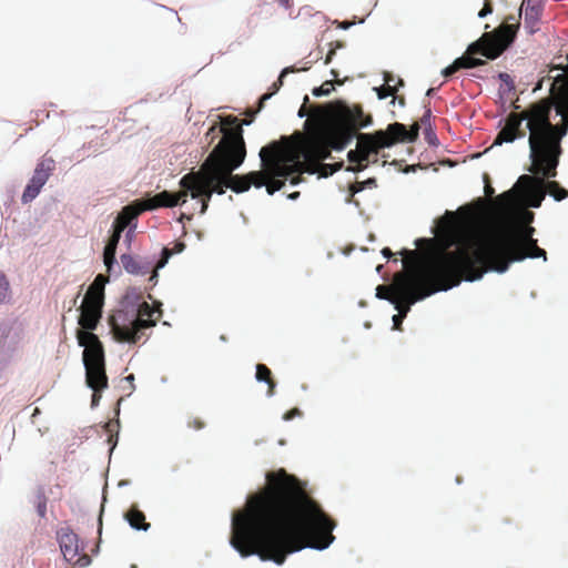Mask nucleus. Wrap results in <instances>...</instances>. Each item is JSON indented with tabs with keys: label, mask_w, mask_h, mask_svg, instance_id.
<instances>
[{
	"label": "nucleus",
	"mask_w": 568,
	"mask_h": 568,
	"mask_svg": "<svg viewBox=\"0 0 568 568\" xmlns=\"http://www.w3.org/2000/svg\"><path fill=\"white\" fill-rule=\"evenodd\" d=\"M125 518L130 526L134 529L148 530L150 527V524L145 521L144 514L135 506L129 509V511L125 514Z\"/></svg>",
	"instance_id": "nucleus-24"
},
{
	"label": "nucleus",
	"mask_w": 568,
	"mask_h": 568,
	"mask_svg": "<svg viewBox=\"0 0 568 568\" xmlns=\"http://www.w3.org/2000/svg\"><path fill=\"white\" fill-rule=\"evenodd\" d=\"M446 216L448 219L440 222L446 248L456 245L454 251L466 271V281L479 280L487 271L504 273L511 262L527 257L546 260V251L532 239V226L508 224L470 243L462 235L454 214L447 212Z\"/></svg>",
	"instance_id": "nucleus-4"
},
{
	"label": "nucleus",
	"mask_w": 568,
	"mask_h": 568,
	"mask_svg": "<svg viewBox=\"0 0 568 568\" xmlns=\"http://www.w3.org/2000/svg\"><path fill=\"white\" fill-rule=\"evenodd\" d=\"M537 110V102L530 104L524 111L510 112L506 118L505 126L499 131L495 139V144H501L504 142H514L518 138H524L526 131L521 128L524 121L527 122L526 126L529 130V136H532L531 119L534 112Z\"/></svg>",
	"instance_id": "nucleus-12"
},
{
	"label": "nucleus",
	"mask_w": 568,
	"mask_h": 568,
	"mask_svg": "<svg viewBox=\"0 0 568 568\" xmlns=\"http://www.w3.org/2000/svg\"><path fill=\"white\" fill-rule=\"evenodd\" d=\"M554 106L551 99H542L537 102V110L531 119L532 136L528 138L532 174L555 178L561 152L560 142L567 134L566 122L552 124L550 112Z\"/></svg>",
	"instance_id": "nucleus-6"
},
{
	"label": "nucleus",
	"mask_w": 568,
	"mask_h": 568,
	"mask_svg": "<svg viewBox=\"0 0 568 568\" xmlns=\"http://www.w3.org/2000/svg\"><path fill=\"white\" fill-rule=\"evenodd\" d=\"M434 93H435V89L430 88L427 90L426 95L430 97V95H434Z\"/></svg>",
	"instance_id": "nucleus-57"
},
{
	"label": "nucleus",
	"mask_w": 568,
	"mask_h": 568,
	"mask_svg": "<svg viewBox=\"0 0 568 568\" xmlns=\"http://www.w3.org/2000/svg\"><path fill=\"white\" fill-rule=\"evenodd\" d=\"M9 291V283L4 275L0 274V303L4 301Z\"/></svg>",
	"instance_id": "nucleus-33"
},
{
	"label": "nucleus",
	"mask_w": 568,
	"mask_h": 568,
	"mask_svg": "<svg viewBox=\"0 0 568 568\" xmlns=\"http://www.w3.org/2000/svg\"><path fill=\"white\" fill-rule=\"evenodd\" d=\"M433 138L436 139V136H435V134L433 132L427 133V139H428L429 143H434L433 142Z\"/></svg>",
	"instance_id": "nucleus-55"
},
{
	"label": "nucleus",
	"mask_w": 568,
	"mask_h": 568,
	"mask_svg": "<svg viewBox=\"0 0 568 568\" xmlns=\"http://www.w3.org/2000/svg\"><path fill=\"white\" fill-rule=\"evenodd\" d=\"M393 80H394L393 75L390 73L386 72L384 75V81L386 83L385 85H390V82H393Z\"/></svg>",
	"instance_id": "nucleus-48"
},
{
	"label": "nucleus",
	"mask_w": 568,
	"mask_h": 568,
	"mask_svg": "<svg viewBox=\"0 0 568 568\" xmlns=\"http://www.w3.org/2000/svg\"><path fill=\"white\" fill-rule=\"evenodd\" d=\"M265 479V486L232 516V547L242 557L257 555L277 565L306 547L327 548L334 540L335 523L305 484L284 468L266 473Z\"/></svg>",
	"instance_id": "nucleus-1"
},
{
	"label": "nucleus",
	"mask_w": 568,
	"mask_h": 568,
	"mask_svg": "<svg viewBox=\"0 0 568 568\" xmlns=\"http://www.w3.org/2000/svg\"><path fill=\"white\" fill-rule=\"evenodd\" d=\"M305 115L308 116L304 124L306 133L295 132L273 142L303 152L298 159L302 164L298 172L287 176L293 185L302 181L303 173L314 174L318 161L328 159L332 149H344L358 129L373 122L371 115L364 114L361 105L348 106L342 101L312 106L310 110L304 103L298 110V116Z\"/></svg>",
	"instance_id": "nucleus-3"
},
{
	"label": "nucleus",
	"mask_w": 568,
	"mask_h": 568,
	"mask_svg": "<svg viewBox=\"0 0 568 568\" xmlns=\"http://www.w3.org/2000/svg\"><path fill=\"white\" fill-rule=\"evenodd\" d=\"M82 303L103 307V303H104L103 283L93 282L89 286Z\"/></svg>",
	"instance_id": "nucleus-22"
},
{
	"label": "nucleus",
	"mask_w": 568,
	"mask_h": 568,
	"mask_svg": "<svg viewBox=\"0 0 568 568\" xmlns=\"http://www.w3.org/2000/svg\"><path fill=\"white\" fill-rule=\"evenodd\" d=\"M420 124L414 122L409 130L403 123L395 122L387 126L385 131L378 130L374 133H358L357 148L348 152V161L356 163L352 170L363 171L367 168L371 155H377L379 150L389 148L397 142H414L419 135Z\"/></svg>",
	"instance_id": "nucleus-8"
},
{
	"label": "nucleus",
	"mask_w": 568,
	"mask_h": 568,
	"mask_svg": "<svg viewBox=\"0 0 568 568\" xmlns=\"http://www.w3.org/2000/svg\"><path fill=\"white\" fill-rule=\"evenodd\" d=\"M430 118H432V110L429 108L426 109L424 115L420 118L419 124L428 125L430 126Z\"/></svg>",
	"instance_id": "nucleus-40"
},
{
	"label": "nucleus",
	"mask_w": 568,
	"mask_h": 568,
	"mask_svg": "<svg viewBox=\"0 0 568 568\" xmlns=\"http://www.w3.org/2000/svg\"><path fill=\"white\" fill-rule=\"evenodd\" d=\"M541 176H530V175H521L516 186L519 189L523 200L526 202L528 206L539 207L545 199V178Z\"/></svg>",
	"instance_id": "nucleus-14"
},
{
	"label": "nucleus",
	"mask_w": 568,
	"mask_h": 568,
	"mask_svg": "<svg viewBox=\"0 0 568 568\" xmlns=\"http://www.w3.org/2000/svg\"><path fill=\"white\" fill-rule=\"evenodd\" d=\"M519 20L508 16L505 23L500 24L493 32H485L477 41L468 45L464 55L457 58L449 67L443 70V75L448 78L460 69H470L485 64V61L475 58L476 54L487 59H497L514 42Z\"/></svg>",
	"instance_id": "nucleus-7"
},
{
	"label": "nucleus",
	"mask_w": 568,
	"mask_h": 568,
	"mask_svg": "<svg viewBox=\"0 0 568 568\" xmlns=\"http://www.w3.org/2000/svg\"><path fill=\"white\" fill-rule=\"evenodd\" d=\"M54 169L55 162L51 158H43L37 164L33 175L22 193L21 201L23 203H29L39 195Z\"/></svg>",
	"instance_id": "nucleus-13"
},
{
	"label": "nucleus",
	"mask_w": 568,
	"mask_h": 568,
	"mask_svg": "<svg viewBox=\"0 0 568 568\" xmlns=\"http://www.w3.org/2000/svg\"><path fill=\"white\" fill-rule=\"evenodd\" d=\"M321 161L322 160L318 161V163L316 165V170H315L314 173L317 172L318 168H321V170H322L321 173L324 176H327L328 174H333L335 172L336 169L333 165H331V164H321Z\"/></svg>",
	"instance_id": "nucleus-37"
},
{
	"label": "nucleus",
	"mask_w": 568,
	"mask_h": 568,
	"mask_svg": "<svg viewBox=\"0 0 568 568\" xmlns=\"http://www.w3.org/2000/svg\"><path fill=\"white\" fill-rule=\"evenodd\" d=\"M156 312L149 303L143 302L132 320H129L124 312L110 316L109 324L114 339L120 343H139L145 336V331L155 326L156 320L153 315Z\"/></svg>",
	"instance_id": "nucleus-10"
},
{
	"label": "nucleus",
	"mask_w": 568,
	"mask_h": 568,
	"mask_svg": "<svg viewBox=\"0 0 568 568\" xmlns=\"http://www.w3.org/2000/svg\"><path fill=\"white\" fill-rule=\"evenodd\" d=\"M295 70L293 68H285L282 70L277 81H275L273 84H272V91L268 92V93H264L261 98H260V104H258V110H261L265 103V101H267L274 93H276L280 88L283 85V79L284 77L290 73V72H294Z\"/></svg>",
	"instance_id": "nucleus-27"
},
{
	"label": "nucleus",
	"mask_w": 568,
	"mask_h": 568,
	"mask_svg": "<svg viewBox=\"0 0 568 568\" xmlns=\"http://www.w3.org/2000/svg\"><path fill=\"white\" fill-rule=\"evenodd\" d=\"M116 247L114 245L106 244L103 252V262L108 268V271L111 270L112 265L115 262V252Z\"/></svg>",
	"instance_id": "nucleus-29"
},
{
	"label": "nucleus",
	"mask_w": 568,
	"mask_h": 568,
	"mask_svg": "<svg viewBox=\"0 0 568 568\" xmlns=\"http://www.w3.org/2000/svg\"><path fill=\"white\" fill-rule=\"evenodd\" d=\"M404 255V266L407 268L406 272H399L394 275L393 283L390 285H378L376 288V296L382 300H387L390 303L395 302L396 294H407L409 288L407 285V280L410 276V267L409 263L412 260L409 256L404 254V251L402 252Z\"/></svg>",
	"instance_id": "nucleus-15"
},
{
	"label": "nucleus",
	"mask_w": 568,
	"mask_h": 568,
	"mask_svg": "<svg viewBox=\"0 0 568 568\" xmlns=\"http://www.w3.org/2000/svg\"><path fill=\"white\" fill-rule=\"evenodd\" d=\"M125 379L131 383V389H134V385H133L134 375L130 374L129 376L125 377Z\"/></svg>",
	"instance_id": "nucleus-52"
},
{
	"label": "nucleus",
	"mask_w": 568,
	"mask_h": 568,
	"mask_svg": "<svg viewBox=\"0 0 568 568\" xmlns=\"http://www.w3.org/2000/svg\"><path fill=\"white\" fill-rule=\"evenodd\" d=\"M443 251L434 257L427 260L424 264L418 263L419 253L417 251L404 250V254L412 260L410 276L407 280L408 293L396 294L394 298L395 308L400 311L410 310V306L419 300H423L436 292L447 291L466 281V271L459 261L455 251L446 248V240L440 233Z\"/></svg>",
	"instance_id": "nucleus-5"
},
{
	"label": "nucleus",
	"mask_w": 568,
	"mask_h": 568,
	"mask_svg": "<svg viewBox=\"0 0 568 568\" xmlns=\"http://www.w3.org/2000/svg\"><path fill=\"white\" fill-rule=\"evenodd\" d=\"M351 26H352V22H347V21H345V22H343V23L341 24V27H342L343 29H347V28H349Z\"/></svg>",
	"instance_id": "nucleus-56"
},
{
	"label": "nucleus",
	"mask_w": 568,
	"mask_h": 568,
	"mask_svg": "<svg viewBox=\"0 0 568 568\" xmlns=\"http://www.w3.org/2000/svg\"><path fill=\"white\" fill-rule=\"evenodd\" d=\"M378 95V99H386L388 97H395L397 89L393 85H382L375 89Z\"/></svg>",
	"instance_id": "nucleus-31"
},
{
	"label": "nucleus",
	"mask_w": 568,
	"mask_h": 568,
	"mask_svg": "<svg viewBox=\"0 0 568 568\" xmlns=\"http://www.w3.org/2000/svg\"><path fill=\"white\" fill-rule=\"evenodd\" d=\"M298 195H300V193H298V192H294V193L290 194V195H288V197H290V199H292V200H294V199H296Z\"/></svg>",
	"instance_id": "nucleus-58"
},
{
	"label": "nucleus",
	"mask_w": 568,
	"mask_h": 568,
	"mask_svg": "<svg viewBox=\"0 0 568 568\" xmlns=\"http://www.w3.org/2000/svg\"><path fill=\"white\" fill-rule=\"evenodd\" d=\"M122 232L123 231H120L119 229L113 227V232H112L111 236L109 237V241L106 244L118 246Z\"/></svg>",
	"instance_id": "nucleus-38"
},
{
	"label": "nucleus",
	"mask_w": 568,
	"mask_h": 568,
	"mask_svg": "<svg viewBox=\"0 0 568 568\" xmlns=\"http://www.w3.org/2000/svg\"><path fill=\"white\" fill-rule=\"evenodd\" d=\"M382 254H383L385 257H387V258H389V257H392V256H393V252L390 251V248H389V247H384V248L382 250Z\"/></svg>",
	"instance_id": "nucleus-49"
},
{
	"label": "nucleus",
	"mask_w": 568,
	"mask_h": 568,
	"mask_svg": "<svg viewBox=\"0 0 568 568\" xmlns=\"http://www.w3.org/2000/svg\"><path fill=\"white\" fill-rule=\"evenodd\" d=\"M432 241H433V240L419 239V240H417V241H416V244H417V245H420L422 243H427V244H428V243H430Z\"/></svg>",
	"instance_id": "nucleus-53"
},
{
	"label": "nucleus",
	"mask_w": 568,
	"mask_h": 568,
	"mask_svg": "<svg viewBox=\"0 0 568 568\" xmlns=\"http://www.w3.org/2000/svg\"><path fill=\"white\" fill-rule=\"evenodd\" d=\"M398 84H399V85H403V84H404V82H403V80H402V79H399V80H398Z\"/></svg>",
	"instance_id": "nucleus-60"
},
{
	"label": "nucleus",
	"mask_w": 568,
	"mask_h": 568,
	"mask_svg": "<svg viewBox=\"0 0 568 568\" xmlns=\"http://www.w3.org/2000/svg\"><path fill=\"white\" fill-rule=\"evenodd\" d=\"M158 270H159V268L156 267V265L154 266V268H153V267L151 268V271H150V272H151V276H150V278H149L151 282H156V278H158Z\"/></svg>",
	"instance_id": "nucleus-46"
},
{
	"label": "nucleus",
	"mask_w": 568,
	"mask_h": 568,
	"mask_svg": "<svg viewBox=\"0 0 568 568\" xmlns=\"http://www.w3.org/2000/svg\"><path fill=\"white\" fill-rule=\"evenodd\" d=\"M534 220V213L528 211V210H524L521 212V222L523 224H529L531 223Z\"/></svg>",
	"instance_id": "nucleus-41"
},
{
	"label": "nucleus",
	"mask_w": 568,
	"mask_h": 568,
	"mask_svg": "<svg viewBox=\"0 0 568 568\" xmlns=\"http://www.w3.org/2000/svg\"><path fill=\"white\" fill-rule=\"evenodd\" d=\"M185 244L183 242H175L172 248L163 247L161 258L156 262V267L162 268L168 263L173 254L183 252Z\"/></svg>",
	"instance_id": "nucleus-28"
},
{
	"label": "nucleus",
	"mask_w": 568,
	"mask_h": 568,
	"mask_svg": "<svg viewBox=\"0 0 568 568\" xmlns=\"http://www.w3.org/2000/svg\"><path fill=\"white\" fill-rule=\"evenodd\" d=\"M59 542L61 552L64 559L80 567H85L90 564L91 558L87 555H79V537L70 529H62L59 534Z\"/></svg>",
	"instance_id": "nucleus-16"
},
{
	"label": "nucleus",
	"mask_w": 568,
	"mask_h": 568,
	"mask_svg": "<svg viewBox=\"0 0 568 568\" xmlns=\"http://www.w3.org/2000/svg\"><path fill=\"white\" fill-rule=\"evenodd\" d=\"M142 210L154 211L160 207H174L185 203V192L181 187L178 192L162 191L151 197L140 200Z\"/></svg>",
	"instance_id": "nucleus-17"
},
{
	"label": "nucleus",
	"mask_w": 568,
	"mask_h": 568,
	"mask_svg": "<svg viewBox=\"0 0 568 568\" xmlns=\"http://www.w3.org/2000/svg\"><path fill=\"white\" fill-rule=\"evenodd\" d=\"M187 426L195 430H200L204 428L205 423L199 416H191L187 419Z\"/></svg>",
	"instance_id": "nucleus-32"
},
{
	"label": "nucleus",
	"mask_w": 568,
	"mask_h": 568,
	"mask_svg": "<svg viewBox=\"0 0 568 568\" xmlns=\"http://www.w3.org/2000/svg\"><path fill=\"white\" fill-rule=\"evenodd\" d=\"M398 103L405 105V99L403 97L398 98Z\"/></svg>",
	"instance_id": "nucleus-59"
},
{
	"label": "nucleus",
	"mask_w": 568,
	"mask_h": 568,
	"mask_svg": "<svg viewBox=\"0 0 568 568\" xmlns=\"http://www.w3.org/2000/svg\"><path fill=\"white\" fill-rule=\"evenodd\" d=\"M105 430L110 434L109 443L112 442L113 433L118 434L119 420H110L104 425Z\"/></svg>",
	"instance_id": "nucleus-36"
},
{
	"label": "nucleus",
	"mask_w": 568,
	"mask_h": 568,
	"mask_svg": "<svg viewBox=\"0 0 568 568\" xmlns=\"http://www.w3.org/2000/svg\"><path fill=\"white\" fill-rule=\"evenodd\" d=\"M291 146L281 143H270L260 151L261 166L258 171L246 174H234L246 158V145L240 131L229 134L221 143H217L204 160L203 171L210 182L211 191L222 195L226 189L235 193L247 192L251 186L266 187V192L273 195L280 191L285 181L294 172H298L300 155Z\"/></svg>",
	"instance_id": "nucleus-2"
},
{
	"label": "nucleus",
	"mask_w": 568,
	"mask_h": 568,
	"mask_svg": "<svg viewBox=\"0 0 568 568\" xmlns=\"http://www.w3.org/2000/svg\"><path fill=\"white\" fill-rule=\"evenodd\" d=\"M334 90L333 81H325L321 87L313 90L315 97L328 95Z\"/></svg>",
	"instance_id": "nucleus-30"
},
{
	"label": "nucleus",
	"mask_w": 568,
	"mask_h": 568,
	"mask_svg": "<svg viewBox=\"0 0 568 568\" xmlns=\"http://www.w3.org/2000/svg\"><path fill=\"white\" fill-rule=\"evenodd\" d=\"M301 415V410L298 408H293L291 409L290 412H287L285 415H284V419L285 420H290L292 419L293 417L295 416H298Z\"/></svg>",
	"instance_id": "nucleus-44"
},
{
	"label": "nucleus",
	"mask_w": 568,
	"mask_h": 568,
	"mask_svg": "<svg viewBox=\"0 0 568 568\" xmlns=\"http://www.w3.org/2000/svg\"><path fill=\"white\" fill-rule=\"evenodd\" d=\"M523 10L526 21H537L541 12L540 0H524L519 10V17L521 16Z\"/></svg>",
	"instance_id": "nucleus-23"
},
{
	"label": "nucleus",
	"mask_w": 568,
	"mask_h": 568,
	"mask_svg": "<svg viewBox=\"0 0 568 568\" xmlns=\"http://www.w3.org/2000/svg\"><path fill=\"white\" fill-rule=\"evenodd\" d=\"M280 3L285 7V8H288L290 7V0H278Z\"/></svg>",
	"instance_id": "nucleus-54"
},
{
	"label": "nucleus",
	"mask_w": 568,
	"mask_h": 568,
	"mask_svg": "<svg viewBox=\"0 0 568 568\" xmlns=\"http://www.w3.org/2000/svg\"><path fill=\"white\" fill-rule=\"evenodd\" d=\"M256 379L258 382H265L268 386L267 394L268 396H273L275 393V381L272 378L271 369L264 364L256 365Z\"/></svg>",
	"instance_id": "nucleus-25"
},
{
	"label": "nucleus",
	"mask_w": 568,
	"mask_h": 568,
	"mask_svg": "<svg viewBox=\"0 0 568 568\" xmlns=\"http://www.w3.org/2000/svg\"><path fill=\"white\" fill-rule=\"evenodd\" d=\"M101 392H94L93 390V394H92V398H91V406L92 407H95L99 405L100 403V399H101Z\"/></svg>",
	"instance_id": "nucleus-45"
},
{
	"label": "nucleus",
	"mask_w": 568,
	"mask_h": 568,
	"mask_svg": "<svg viewBox=\"0 0 568 568\" xmlns=\"http://www.w3.org/2000/svg\"><path fill=\"white\" fill-rule=\"evenodd\" d=\"M485 182H486V185H485V194L487 196H491L494 194V189L491 187V185L489 184V178L487 174H485Z\"/></svg>",
	"instance_id": "nucleus-43"
},
{
	"label": "nucleus",
	"mask_w": 568,
	"mask_h": 568,
	"mask_svg": "<svg viewBox=\"0 0 568 568\" xmlns=\"http://www.w3.org/2000/svg\"><path fill=\"white\" fill-rule=\"evenodd\" d=\"M499 79L510 88H514L513 79L508 73H499Z\"/></svg>",
	"instance_id": "nucleus-42"
},
{
	"label": "nucleus",
	"mask_w": 568,
	"mask_h": 568,
	"mask_svg": "<svg viewBox=\"0 0 568 568\" xmlns=\"http://www.w3.org/2000/svg\"><path fill=\"white\" fill-rule=\"evenodd\" d=\"M335 54V50L334 49H331L325 58V61L324 63L325 64H329L332 59H333V55Z\"/></svg>",
	"instance_id": "nucleus-47"
},
{
	"label": "nucleus",
	"mask_w": 568,
	"mask_h": 568,
	"mask_svg": "<svg viewBox=\"0 0 568 568\" xmlns=\"http://www.w3.org/2000/svg\"><path fill=\"white\" fill-rule=\"evenodd\" d=\"M251 122L247 120H244L243 122H240V120L234 115H227L221 120V125L217 124L212 125L206 136L210 138V142H213L215 138H217L220 134H222V138L220 139L219 143H221L224 138L229 134H235V132L240 131L241 138H243V124H250Z\"/></svg>",
	"instance_id": "nucleus-18"
},
{
	"label": "nucleus",
	"mask_w": 568,
	"mask_h": 568,
	"mask_svg": "<svg viewBox=\"0 0 568 568\" xmlns=\"http://www.w3.org/2000/svg\"><path fill=\"white\" fill-rule=\"evenodd\" d=\"M101 317L102 307L82 303L80 306V316L78 321L79 325L81 326L79 331L93 333V331L98 327Z\"/></svg>",
	"instance_id": "nucleus-19"
},
{
	"label": "nucleus",
	"mask_w": 568,
	"mask_h": 568,
	"mask_svg": "<svg viewBox=\"0 0 568 568\" xmlns=\"http://www.w3.org/2000/svg\"><path fill=\"white\" fill-rule=\"evenodd\" d=\"M210 182L203 164L197 171H192L183 175L179 182L180 187L184 189L185 199L190 195L192 199H199L201 203L200 213L204 214L207 211L209 203L212 199L213 191H211Z\"/></svg>",
	"instance_id": "nucleus-11"
},
{
	"label": "nucleus",
	"mask_w": 568,
	"mask_h": 568,
	"mask_svg": "<svg viewBox=\"0 0 568 568\" xmlns=\"http://www.w3.org/2000/svg\"><path fill=\"white\" fill-rule=\"evenodd\" d=\"M374 182H375L374 180H368V181H367V183H368V184H372V183H374Z\"/></svg>",
	"instance_id": "nucleus-61"
},
{
	"label": "nucleus",
	"mask_w": 568,
	"mask_h": 568,
	"mask_svg": "<svg viewBox=\"0 0 568 568\" xmlns=\"http://www.w3.org/2000/svg\"><path fill=\"white\" fill-rule=\"evenodd\" d=\"M93 282L103 283V285H104L106 282V278L103 275L99 274Z\"/></svg>",
	"instance_id": "nucleus-51"
},
{
	"label": "nucleus",
	"mask_w": 568,
	"mask_h": 568,
	"mask_svg": "<svg viewBox=\"0 0 568 568\" xmlns=\"http://www.w3.org/2000/svg\"><path fill=\"white\" fill-rule=\"evenodd\" d=\"M493 12V6L490 0H485L483 9L478 12L479 18H485Z\"/></svg>",
	"instance_id": "nucleus-39"
},
{
	"label": "nucleus",
	"mask_w": 568,
	"mask_h": 568,
	"mask_svg": "<svg viewBox=\"0 0 568 568\" xmlns=\"http://www.w3.org/2000/svg\"><path fill=\"white\" fill-rule=\"evenodd\" d=\"M121 263L123 268L133 275H146L153 267L152 262L140 260L130 254L121 255Z\"/></svg>",
	"instance_id": "nucleus-21"
},
{
	"label": "nucleus",
	"mask_w": 568,
	"mask_h": 568,
	"mask_svg": "<svg viewBox=\"0 0 568 568\" xmlns=\"http://www.w3.org/2000/svg\"><path fill=\"white\" fill-rule=\"evenodd\" d=\"M407 313H408V307L406 306V310L400 311V314L398 313L393 316V326L395 329H398V331L402 329L403 318L407 315Z\"/></svg>",
	"instance_id": "nucleus-34"
},
{
	"label": "nucleus",
	"mask_w": 568,
	"mask_h": 568,
	"mask_svg": "<svg viewBox=\"0 0 568 568\" xmlns=\"http://www.w3.org/2000/svg\"><path fill=\"white\" fill-rule=\"evenodd\" d=\"M545 191L556 201H562L568 196V191L556 181H545Z\"/></svg>",
	"instance_id": "nucleus-26"
},
{
	"label": "nucleus",
	"mask_w": 568,
	"mask_h": 568,
	"mask_svg": "<svg viewBox=\"0 0 568 568\" xmlns=\"http://www.w3.org/2000/svg\"><path fill=\"white\" fill-rule=\"evenodd\" d=\"M143 212L145 211L142 210L140 200L134 201L122 209L113 223V227L124 231Z\"/></svg>",
	"instance_id": "nucleus-20"
},
{
	"label": "nucleus",
	"mask_w": 568,
	"mask_h": 568,
	"mask_svg": "<svg viewBox=\"0 0 568 568\" xmlns=\"http://www.w3.org/2000/svg\"><path fill=\"white\" fill-rule=\"evenodd\" d=\"M78 344L84 347L82 359L85 368V383L94 392L108 388L104 348L94 333L77 331Z\"/></svg>",
	"instance_id": "nucleus-9"
},
{
	"label": "nucleus",
	"mask_w": 568,
	"mask_h": 568,
	"mask_svg": "<svg viewBox=\"0 0 568 568\" xmlns=\"http://www.w3.org/2000/svg\"><path fill=\"white\" fill-rule=\"evenodd\" d=\"M498 200L500 202H505V204L507 206H510L514 204L515 202V194L514 192L510 190V191H507V192H504L503 194L499 195Z\"/></svg>",
	"instance_id": "nucleus-35"
},
{
	"label": "nucleus",
	"mask_w": 568,
	"mask_h": 568,
	"mask_svg": "<svg viewBox=\"0 0 568 568\" xmlns=\"http://www.w3.org/2000/svg\"><path fill=\"white\" fill-rule=\"evenodd\" d=\"M45 509H47V507H45V504H44V503H43V504H40V505L38 506V513H39V515H40L41 517H43V516L45 515Z\"/></svg>",
	"instance_id": "nucleus-50"
}]
</instances>
